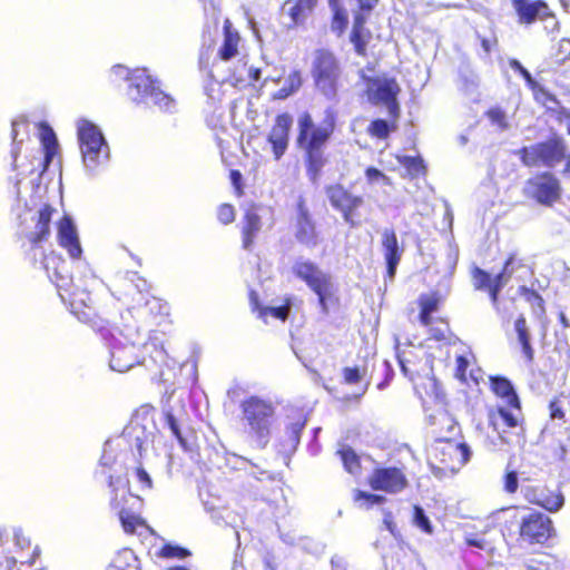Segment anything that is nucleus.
<instances>
[{"label":"nucleus","mask_w":570,"mask_h":570,"mask_svg":"<svg viewBox=\"0 0 570 570\" xmlns=\"http://www.w3.org/2000/svg\"><path fill=\"white\" fill-rule=\"evenodd\" d=\"M337 454L341 456L344 469L348 473L356 474L360 471V459L351 448L342 449L337 451Z\"/></svg>","instance_id":"obj_40"},{"label":"nucleus","mask_w":570,"mask_h":570,"mask_svg":"<svg viewBox=\"0 0 570 570\" xmlns=\"http://www.w3.org/2000/svg\"><path fill=\"white\" fill-rule=\"evenodd\" d=\"M330 8L333 11L332 30L341 35L348 23L346 10L341 4Z\"/></svg>","instance_id":"obj_43"},{"label":"nucleus","mask_w":570,"mask_h":570,"mask_svg":"<svg viewBox=\"0 0 570 570\" xmlns=\"http://www.w3.org/2000/svg\"><path fill=\"white\" fill-rule=\"evenodd\" d=\"M420 321L424 326L430 325L431 315L438 308V299L434 296H423L420 299Z\"/></svg>","instance_id":"obj_41"},{"label":"nucleus","mask_w":570,"mask_h":570,"mask_svg":"<svg viewBox=\"0 0 570 570\" xmlns=\"http://www.w3.org/2000/svg\"><path fill=\"white\" fill-rule=\"evenodd\" d=\"M344 380L348 384H355L361 381V379L365 375V372H361V370L355 367H345L343 371Z\"/></svg>","instance_id":"obj_57"},{"label":"nucleus","mask_w":570,"mask_h":570,"mask_svg":"<svg viewBox=\"0 0 570 570\" xmlns=\"http://www.w3.org/2000/svg\"><path fill=\"white\" fill-rule=\"evenodd\" d=\"M383 523H384L385 528L391 532V534L395 535L396 524L393 521L392 512L384 511Z\"/></svg>","instance_id":"obj_60"},{"label":"nucleus","mask_w":570,"mask_h":570,"mask_svg":"<svg viewBox=\"0 0 570 570\" xmlns=\"http://www.w3.org/2000/svg\"><path fill=\"white\" fill-rule=\"evenodd\" d=\"M224 39L218 49V57L228 61L239 53V45H240V36L236 29L233 28V24L229 19H225L223 26Z\"/></svg>","instance_id":"obj_30"},{"label":"nucleus","mask_w":570,"mask_h":570,"mask_svg":"<svg viewBox=\"0 0 570 570\" xmlns=\"http://www.w3.org/2000/svg\"><path fill=\"white\" fill-rule=\"evenodd\" d=\"M57 213L56 208L50 205H43L37 213V222L35 229L29 232L26 237L32 245L33 252H37L38 246L48 239L50 236V223L52 215ZM37 253H33L36 256Z\"/></svg>","instance_id":"obj_28"},{"label":"nucleus","mask_w":570,"mask_h":570,"mask_svg":"<svg viewBox=\"0 0 570 570\" xmlns=\"http://www.w3.org/2000/svg\"><path fill=\"white\" fill-rule=\"evenodd\" d=\"M39 135L41 150L39 151V156L33 157V161H36L37 165L32 164V168L28 170V173L31 176V184L40 179L42 173L49 167L58 150L57 137L53 130L48 125L42 124L40 126Z\"/></svg>","instance_id":"obj_16"},{"label":"nucleus","mask_w":570,"mask_h":570,"mask_svg":"<svg viewBox=\"0 0 570 570\" xmlns=\"http://www.w3.org/2000/svg\"><path fill=\"white\" fill-rule=\"evenodd\" d=\"M313 9H307L306 6H301V0H298L295 4H293L288 9V14L292 19L294 26L299 24L306 18V13L311 12Z\"/></svg>","instance_id":"obj_49"},{"label":"nucleus","mask_w":570,"mask_h":570,"mask_svg":"<svg viewBox=\"0 0 570 570\" xmlns=\"http://www.w3.org/2000/svg\"><path fill=\"white\" fill-rule=\"evenodd\" d=\"M135 304L128 308V314L142 323H149L158 315L168 313V305L155 296H145L141 299H135Z\"/></svg>","instance_id":"obj_26"},{"label":"nucleus","mask_w":570,"mask_h":570,"mask_svg":"<svg viewBox=\"0 0 570 570\" xmlns=\"http://www.w3.org/2000/svg\"><path fill=\"white\" fill-rule=\"evenodd\" d=\"M154 414L153 406L141 405L132 414L122 434L117 438L121 444L127 443L132 452L136 450L139 458H142L154 443L157 432Z\"/></svg>","instance_id":"obj_8"},{"label":"nucleus","mask_w":570,"mask_h":570,"mask_svg":"<svg viewBox=\"0 0 570 570\" xmlns=\"http://www.w3.org/2000/svg\"><path fill=\"white\" fill-rule=\"evenodd\" d=\"M27 120L23 119V118H19V119H16L12 121V130H11V137H12V140H13V148L11 150V154H12V157H13V161L16 163L17 161V156H18V148H17V145L22 142L23 141V137H21L19 139V135H20V131L21 129H26L27 128ZM14 167H17V165L14 164Z\"/></svg>","instance_id":"obj_47"},{"label":"nucleus","mask_w":570,"mask_h":570,"mask_svg":"<svg viewBox=\"0 0 570 570\" xmlns=\"http://www.w3.org/2000/svg\"><path fill=\"white\" fill-rule=\"evenodd\" d=\"M29 540L21 529L0 527V570H13L17 563L16 553L29 547Z\"/></svg>","instance_id":"obj_15"},{"label":"nucleus","mask_w":570,"mask_h":570,"mask_svg":"<svg viewBox=\"0 0 570 570\" xmlns=\"http://www.w3.org/2000/svg\"><path fill=\"white\" fill-rule=\"evenodd\" d=\"M77 137L85 173L95 177L109 163V145L100 128L87 119L77 121Z\"/></svg>","instance_id":"obj_5"},{"label":"nucleus","mask_w":570,"mask_h":570,"mask_svg":"<svg viewBox=\"0 0 570 570\" xmlns=\"http://www.w3.org/2000/svg\"><path fill=\"white\" fill-rule=\"evenodd\" d=\"M488 117L493 125H497L500 129L504 130L508 128V121L505 112L500 108H491L488 111Z\"/></svg>","instance_id":"obj_54"},{"label":"nucleus","mask_w":570,"mask_h":570,"mask_svg":"<svg viewBox=\"0 0 570 570\" xmlns=\"http://www.w3.org/2000/svg\"><path fill=\"white\" fill-rule=\"evenodd\" d=\"M109 351V367L119 373L129 371L136 364H145L147 356L154 363H165L167 354L154 341H149L146 331L139 326L125 324L124 328L102 332Z\"/></svg>","instance_id":"obj_1"},{"label":"nucleus","mask_w":570,"mask_h":570,"mask_svg":"<svg viewBox=\"0 0 570 570\" xmlns=\"http://www.w3.org/2000/svg\"><path fill=\"white\" fill-rule=\"evenodd\" d=\"M368 37L370 32L365 28L355 29V27H353L350 40L354 45L357 55H365Z\"/></svg>","instance_id":"obj_42"},{"label":"nucleus","mask_w":570,"mask_h":570,"mask_svg":"<svg viewBox=\"0 0 570 570\" xmlns=\"http://www.w3.org/2000/svg\"><path fill=\"white\" fill-rule=\"evenodd\" d=\"M519 488V478L517 471H507L503 476V489L507 493L513 494Z\"/></svg>","instance_id":"obj_52"},{"label":"nucleus","mask_w":570,"mask_h":570,"mask_svg":"<svg viewBox=\"0 0 570 570\" xmlns=\"http://www.w3.org/2000/svg\"><path fill=\"white\" fill-rule=\"evenodd\" d=\"M382 365L385 367V370H386L389 373L386 374V379H385L384 381H382V382H380V383L377 384V389H379V390H384V389L387 386L389 381H390V380H391V377L393 376V372H392V368H391V366H390L389 362H387V361H383Z\"/></svg>","instance_id":"obj_62"},{"label":"nucleus","mask_w":570,"mask_h":570,"mask_svg":"<svg viewBox=\"0 0 570 570\" xmlns=\"http://www.w3.org/2000/svg\"><path fill=\"white\" fill-rule=\"evenodd\" d=\"M240 410L242 419L247 426V433L255 445L259 449L266 448L275 420V406L273 402L253 395L242 401Z\"/></svg>","instance_id":"obj_6"},{"label":"nucleus","mask_w":570,"mask_h":570,"mask_svg":"<svg viewBox=\"0 0 570 570\" xmlns=\"http://www.w3.org/2000/svg\"><path fill=\"white\" fill-rule=\"evenodd\" d=\"M366 178L370 183L382 180L384 184H390V178L385 176L381 170L374 167H370L365 171Z\"/></svg>","instance_id":"obj_58"},{"label":"nucleus","mask_w":570,"mask_h":570,"mask_svg":"<svg viewBox=\"0 0 570 570\" xmlns=\"http://www.w3.org/2000/svg\"><path fill=\"white\" fill-rule=\"evenodd\" d=\"M262 228L261 216L256 213L254 207L248 208L245 213L242 235H243V248L250 250L254 245V239Z\"/></svg>","instance_id":"obj_32"},{"label":"nucleus","mask_w":570,"mask_h":570,"mask_svg":"<svg viewBox=\"0 0 570 570\" xmlns=\"http://www.w3.org/2000/svg\"><path fill=\"white\" fill-rule=\"evenodd\" d=\"M335 119L332 111L326 112L322 126H315L309 114L305 112L298 118L297 144L306 154L307 175L313 183L320 178L325 165L323 147L334 130Z\"/></svg>","instance_id":"obj_3"},{"label":"nucleus","mask_w":570,"mask_h":570,"mask_svg":"<svg viewBox=\"0 0 570 570\" xmlns=\"http://www.w3.org/2000/svg\"><path fill=\"white\" fill-rule=\"evenodd\" d=\"M524 499L550 512L559 511L564 504V498L560 491H553L546 487H524L522 489Z\"/></svg>","instance_id":"obj_22"},{"label":"nucleus","mask_w":570,"mask_h":570,"mask_svg":"<svg viewBox=\"0 0 570 570\" xmlns=\"http://www.w3.org/2000/svg\"><path fill=\"white\" fill-rule=\"evenodd\" d=\"M112 70L129 82L128 97L137 105L154 106L165 112L175 111L174 98L161 90L159 81L146 68L128 71L122 66H116Z\"/></svg>","instance_id":"obj_4"},{"label":"nucleus","mask_w":570,"mask_h":570,"mask_svg":"<svg viewBox=\"0 0 570 570\" xmlns=\"http://www.w3.org/2000/svg\"><path fill=\"white\" fill-rule=\"evenodd\" d=\"M434 455L444 466L451 470L460 469L471 458V449L465 443L439 442L434 448Z\"/></svg>","instance_id":"obj_20"},{"label":"nucleus","mask_w":570,"mask_h":570,"mask_svg":"<svg viewBox=\"0 0 570 570\" xmlns=\"http://www.w3.org/2000/svg\"><path fill=\"white\" fill-rule=\"evenodd\" d=\"M524 194L527 197L534 199L538 204L551 207L560 200L562 186L554 174L543 171L525 181Z\"/></svg>","instance_id":"obj_13"},{"label":"nucleus","mask_w":570,"mask_h":570,"mask_svg":"<svg viewBox=\"0 0 570 570\" xmlns=\"http://www.w3.org/2000/svg\"><path fill=\"white\" fill-rule=\"evenodd\" d=\"M57 239L58 244L67 250L70 258L79 259L82 255V248L77 230L71 217L65 215L57 226Z\"/></svg>","instance_id":"obj_23"},{"label":"nucleus","mask_w":570,"mask_h":570,"mask_svg":"<svg viewBox=\"0 0 570 570\" xmlns=\"http://www.w3.org/2000/svg\"><path fill=\"white\" fill-rule=\"evenodd\" d=\"M107 570H139L138 558L131 549H121L115 554Z\"/></svg>","instance_id":"obj_35"},{"label":"nucleus","mask_w":570,"mask_h":570,"mask_svg":"<svg viewBox=\"0 0 570 570\" xmlns=\"http://www.w3.org/2000/svg\"><path fill=\"white\" fill-rule=\"evenodd\" d=\"M293 119L288 114H281L268 134L267 140L272 145L275 159L278 160L288 147V134Z\"/></svg>","instance_id":"obj_27"},{"label":"nucleus","mask_w":570,"mask_h":570,"mask_svg":"<svg viewBox=\"0 0 570 570\" xmlns=\"http://www.w3.org/2000/svg\"><path fill=\"white\" fill-rule=\"evenodd\" d=\"M41 255L43 256L41 261L42 268L46 271L48 278L56 285L60 297L65 299L62 291L73 295L71 292L72 277L69 274L68 263L55 252L47 255L41 253Z\"/></svg>","instance_id":"obj_17"},{"label":"nucleus","mask_w":570,"mask_h":570,"mask_svg":"<svg viewBox=\"0 0 570 570\" xmlns=\"http://www.w3.org/2000/svg\"><path fill=\"white\" fill-rule=\"evenodd\" d=\"M512 7L520 23L530 24L538 18L543 20L550 16L548 6L542 1L512 0Z\"/></svg>","instance_id":"obj_29"},{"label":"nucleus","mask_w":570,"mask_h":570,"mask_svg":"<svg viewBox=\"0 0 570 570\" xmlns=\"http://www.w3.org/2000/svg\"><path fill=\"white\" fill-rule=\"evenodd\" d=\"M550 416L553 420H562L564 417V411L559 400H553L549 404Z\"/></svg>","instance_id":"obj_59"},{"label":"nucleus","mask_w":570,"mask_h":570,"mask_svg":"<svg viewBox=\"0 0 570 570\" xmlns=\"http://www.w3.org/2000/svg\"><path fill=\"white\" fill-rule=\"evenodd\" d=\"M295 238L298 243L308 248H314L318 244L315 223L313 222L303 198H299L297 204Z\"/></svg>","instance_id":"obj_25"},{"label":"nucleus","mask_w":570,"mask_h":570,"mask_svg":"<svg viewBox=\"0 0 570 570\" xmlns=\"http://www.w3.org/2000/svg\"><path fill=\"white\" fill-rule=\"evenodd\" d=\"M513 265L514 257L510 256L507 259L502 272L497 274L494 277H492L491 274L484 269L474 267L472 271V281L475 289L489 292L492 304L497 305L499 293L508 284L509 279L514 273Z\"/></svg>","instance_id":"obj_14"},{"label":"nucleus","mask_w":570,"mask_h":570,"mask_svg":"<svg viewBox=\"0 0 570 570\" xmlns=\"http://www.w3.org/2000/svg\"><path fill=\"white\" fill-rule=\"evenodd\" d=\"M292 273L317 296L321 312L327 315L335 292L332 275L314 262L303 257L294 262Z\"/></svg>","instance_id":"obj_9"},{"label":"nucleus","mask_w":570,"mask_h":570,"mask_svg":"<svg viewBox=\"0 0 570 570\" xmlns=\"http://www.w3.org/2000/svg\"><path fill=\"white\" fill-rule=\"evenodd\" d=\"M518 527L520 539L530 544L544 543L553 531L552 521L543 513L510 508L504 510Z\"/></svg>","instance_id":"obj_10"},{"label":"nucleus","mask_w":570,"mask_h":570,"mask_svg":"<svg viewBox=\"0 0 570 570\" xmlns=\"http://www.w3.org/2000/svg\"><path fill=\"white\" fill-rule=\"evenodd\" d=\"M132 479L139 484L140 490H150L153 485L149 473L141 466H136Z\"/></svg>","instance_id":"obj_50"},{"label":"nucleus","mask_w":570,"mask_h":570,"mask_svg":"<svg viewBox=\"0 0 570 570\" xmlns=\"http://www.w3.org/2000/svg\"><path fill=\"white\" fill-rule=\"evenodd\" d=\"M332 570H346L345 559L341 556H333L331 559Z\"/></svg>","instance_id":"obj_61"},{"label":"nucleus","mask_w":570,"mask_h":570,"mask_svg":"<svg viewBox=\"0 0 570 570\" xmlns=\"http://www.w3.org/2000/svg\"><path fill=\"white\" fill-rule=\"evenodd\" d=\"M413 522L423 532H425L428 534L433 533V527L431 524V521H430L429 517L425 514L424 509L420 505H414Z\"/></svg>","instance_id":"obj_45"},{"label":"nucleus","mask_w":570,"mask_h":570,"mask_svg":"<svg viewBox=\"0 0 570 570\" xmlns=\"http://www.w3.org/2000/svg\"><path fill=\"white\" fill-rule=\"evenodd\" d=\"M121 443L119 439L107 440L104 444L102 454L99 460V466L96 476L107 481L111 490L110 505L112 509H119V519L126 533H137L139 529L147 528L146 522L140 515L128 511L118 500V493L121 492V500H126L127 490L125 481L120 475L115 476L111 472L116 471Z\"/></svg>","instance_id":"obj_2"},{"label":"nucleus","mask_w":570,"mask_h":570,"mask_svg":"<svg viewBox=\"0 0 570 570\" xmlns=\"http://www.w3.org/2000/svg\"><path fill=\"white\" fill-rule=\"evenodd\" d=\"M311 75L317 91L327 100H335L343 75V68L336 56L327 49L315 50Z\"/></svg>","instance_id":"obj_7"},{"label":"nucleus","mask_w":570,"mask_h":570,"mask_svg":"<svg viewBox=\"0 0 570 570\" xmlns=\"http://www.w3.org/2000/svg\"><path fill=\"white\" fill-rule=\"evenodd\" d=\"M491 390L501 400L500 404H519L520 399L510 380L503 376H491Z\"/></svg>","instance_id":"obj_33"},{"label":"nucleus","mask_w":570,"mask_h":570,"mask_svg":"<svg viewBox=\"0 0 570 570\" xmlns=\"http://www.w3.org/2000/svg\"><path fill=\"white\" fill-rule=\"evenodd\" d=\"M127 276H128V281L134 285V287L137 291V295H138L137 299H141L148 295L149 285L146 279L138 276V274L135 272L128 273Z\"/></svg>","instance_id":"obj_48"},{"label":"nucleus","mask_w":570,"mask_h":570,"mask_svg":"<svg viewBox=\"0 0 570 570\" xmlns=\"http://www.w3.org/2000/svg\"><path fill=\"white\" fill-rule=\"evenodd\" d=\"M357 3L360 11L354 14L353 27H355V29L365 28L367 17L376 6L377 0H357Z\"/></svg>","instance_id":"obj_39"},{"label":"nucleus","mask_w":570,"mask_h":570,"mask_svg":"<svg viewBox=\"0 0 570 570\" xmlns=\"http://www.w3.org/2000/svg\"><path fill=\"white\" fill-rule=\"evenodd\" d=\"M468 360L462 356V355H459L456 357V371H458V374L460 375H464L465 371H466V367H468Z\"/></svg>","instance_id":"obj_63"},{"label":"nucleus","mask_w":570,"mask_h":570,"mask_svg":"<svg viewBox=\"0 0 570 570\" xmlns=\"http://www.w3.org/2000/svg\"><path fill=\"white\" fill-rule=\"evenodd\" d=\"M164 417H165V423L168 426V429L170 430L171 434L177 439L179 444L186 450L187 441L181 434L179 423H178L177 419L175 417V415L171 413L170 410H165Z\"/></svg>","instance_id":"obj_44"},{"label":"nucleus","mask_w":570,"mask_h":570,"mask_svg":"<svg viewBox=\"0 0 570 570\" xmlns=\"http://www.w3.org/2000/svg\"><path fill=\"white\" fill-rule=\"evenodd\" d=\"M397 163L405 169L406 176L410 178H417L425 175L426 168L423 159L420 156L413 157L407 155H400L396 157Z\"/></svg>","instance_id":"obj_37"},{"label":"nucleus","mask_w":570,"mask_h":570,"mask_svg":"<svg viewBox=\"0 0 570 570\" xmlns=\"http://www.w3.org/2000/svg\"><path fill=\"white\" fill-rule=\"evenodd\" d=\"M368 484L373 490L396 494L407 487V479L400 468L382 466L374 469Z\"/></svg>","instance_id":"obj_18"},{"label":"nucleus","mask_w":570,"mask_h":570,"mask_svg":"<svg viewBox=\"0 0 570 570\" xmlns=\"http://www.w3.org/2000/svg\"><path fill=\"white\" fill-rule=\"evenodd\" d=\"M217 216H218L219 222H222L223 224L232 223L235 219L234 207L228 204L220 205L218 208Z\"/></svg>","instance_id":"obj_56"},{"label":"nucleus","mask_w":570,"mask_h":570,"mask_svg":"<svg viewBox=\"0 0 570 570\" xmlns=\"http://www.w3.org/2000/svg\"><path fill=\"white\" fill-rule=\"evenodd\" d=\"M325 193L331 206L342 213L345 223L355 226L354 212L363 205V198L353 195L341 185L327 186Z\"/></svg>","instance_id":"obj_19"},{"label":"nucleus","mask_w":570,"mask_h":570,"mask_svg":"<svg viewBox=\"0 0 570 570\" xmlns=\"http://www.w3.org/2000/svg\"><path fill=\"white\" fill-rule=\"evenodd\" d=\"M305 428V421H296L286 428L285 439L278 444V451L285 456L289 458L297 449L301 440V433Z\"/></svg>","instance_id":"obj_34"},{"label":"nucleus","mask_w":570,"mask_h":570,"mask_svg":"<svg viewBox=\"0 0 570 570\" xmlns=\"http://www.w3.org/2000/svg\"><path fill=\"white\" fill-rule=\"evenodd\" d=\"M509 66L517 72H519L525 80L527 85L530 87V88H534L537 82L535 80L533 79V77L531 76V73L529 72L528 69H525L521 62L517 59H511L509 61Z\"/></svg>","instance_id":"obj_55"},{"label":"nucleus","mask_w":570,"mask_h":570,"mask_svg":"<svg viewBox=\"0 0 570 570\" xmlns=\"http://www.w3.org/2000/svg\"><path fill=\"white\" fill-rule=\"evenodd\" d=\"M520 419L521 403L498 404L497 410L490 414V422L504 443H508L507 439L503 436L505 428L513 429L519 426Z\"/></svg>","instance_id":"obj_24"},{"label":"nucleus","mask_w":570,"mask_h":570,"mask_svg":"<svg viewBox=\"0 0 570 570\" xmlns=\"http://www.w3.org/2000/svg\"><path fill=\"white\" fill-rule=\"evenodd\" d=\"M497 45V40L495 39H487V38H482L481 40V47L483 49V52L485 53V56H489L492 48Z\"/></svg>","instance_id":"obj_64"},{"label":"nucleus","mask_w":570,"mask_h":570,"mask_svg":"<svg viewBox=\"0 0 570 570\" xmlns=\"http://www.w3.org/2000/svg\"><path fill=\"white\" fill-rule=\"evenodd\" d=\"M391 129L390 124L385 119H375L368 125L367 132L372 137L385 139L389 137Z\"/></svg>","instance_id":"obj_46"},{"label":"nucleus","mask_w":570,"mask_h":570,"mask_svg":"<svg viewBox=\"0 0 570 570\" xmlns=\"http://www.w3.org/2000/svg\"><path fill=\"white\" fill-rule=\"evenodd\" d=\"M382 249H383V256L386 264V275H385V283L393 282L397 266L400 264V261L402 258L403 248L400 246L397 236L395 232L392 228H384L382 230Z\"/></svg>","instance_id":"obj_21"},{"label":"nucleus","mask_w":570,"mask_h":570,"mask_svg":"<svg viewBox=\"0 0 570 570\" xmlns=\"http://www.w3.org/2000/svg\"><path fill=\"white\" fill-rule=\"evenodd\" d=\"M302 86L301 72L297 70L292 71L286 78V85L282 88L285 91V96H289Z\"/></svg>","instance_id":"obj_51"},{"label":"nucleus","mask_w":570,"mask_h":570,"mask_svg":"<svg viewBox=\"0 0 570 570\" xmlns=\"http://www.w3.org/2000/svg\"><path fill=\"white\" fill-rule=\"evenodd\" d=\"M189 552L179 546L165 544L161 548L160 556L164 558H179L183 559L187 557Z\"/></svg>","instance_id":"obj_53"},{"label":"nucleus","mask_w":570,"mask_h":570,"mask_svg":"<svg viewBox=\"0 0 570 570\" xmlns=\"http://www.w3.org/2000/svg\"><path fill=\"white\" fill-rule=\"evenodd\" d=\"M514 328L518 335V341L521 344L522 353L528 362H532L534 357V351L531 345L530 332L527 326L524 316H519L514 322Z\"/></svg>","instance_id":"obj_36"},{"label":"nucleus","mask_w":570,"mask_h":570,"mask_svg":"<svg viewBox=\"0 0 570 570\" xmlns=\"http://www.w3.org/2000/svg\"><path fill=\"white\" fill-rule=\"evenodd\" d=\"M249 302L253 311L258 312V317L265 322L267 316H273L274 318L281 320L283 322L286 321L292 307L291 297H287L283 305L262 307L258 302V295L254 291H250L249 293Z\"/></svg>","instance_id":"obj_31"},{"label":"nucleus","mask_w":570,"mask_h":570,"mask_svg":"<svg viewBox=\"0 0 570 570\" xmlns=\"http://www.w3.org/2000/svg\"><path fill=\"white\" fill-rule=\"evenodd\" d=\"M362 79L367 101L373 106H385L391 117H397L400 114L397 96L401 88L395 78L385 75L372 77L362 73Z\"/></svg>","instance_id":"obj_11"},{"label":"nucleus","mask_w":570,"mask_h":570,"mask_svg":"<svg viewBox=\"0 0 570 570\" xmlns=\"http://www.w3.org/2000/svg\"><path fill=\"white\" fill-rule=\"evenodd\" d=\"M354 501L362 509H370L373 505H381L386 501L384 495L368 493L365 491L357 490L354 494Z\"/></svg>","instance_id":"obj_38"},{"label":"nucleus","mask_w":570,"mask_h":570,"mask_svg":"<svg viewBox=\"0 0 570 570\" xmlns=\"http://www.w3.org/2000/svg\"><path fill=\"white\" fill-rule=\"evenodd\" d=\"M567 154V147L561 138H551L531 146H524L515 151L527 167L543 166L554 168Z\"/></svg>","instance_id":"obj_12"}]
</instances>
